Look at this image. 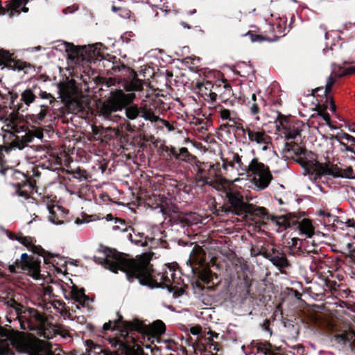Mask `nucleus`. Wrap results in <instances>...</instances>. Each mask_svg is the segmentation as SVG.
<instances>
[{"mask_svg":"<svg viewBox=\"0 0 355 355\" xmlns=\"http://www.w3.org/2000/svg\"><path fill=\"white\" fill-rule=\"evenodd\" d=\"M128 238L132 243H135L136 245H141V246H147L148 245V241H153V239H149L148 237H146L144 241L133 239H132V235L131 233L128 234Z\"/></svg>","mask_w":355,"mask_h":355,"instance_id":"79ce46f5","label":"nucleus"},{"mask_svg":"<svg viewBox=\"0 0 355 355\" xmlns=\"http://www.w3.org/2000/svg\"><path fill=\"white\" fill-rule=\"evenodd\" d=\"M343 138L345 139L347 141H352V142L355 143V137H354L353 136H352L349 134H347V133L343 134ZM341 145H343L345 147V148L347 151H350L355 154V150L352 149L351 147L348 146L347 145H346L344 143H341Z\"/></svg>","mask_w":355,"mask_h":355,"instance_id":"c03bdc74","label":"nucleus"},{"mask_svg":"<svg viewBox=\"0 0 355 355\" xmlns=\"http://www.w3.org/2000/svg\"><path fill=\"white\" fill-rule=\"evenodd\" d=\"M140 114L139 116L144 118L146 121H150L152 123H156L157 121L164 122V121L160 119L158 116H156L153 112L150 110L147 109L145 106L144 107L139 108Z\"/></svg>","mask_w":355,"mask_h":355,"instance_id":"7c9ffc66","label":"nucleus"},{"mask_svg":"<svg viewBox=\"0 0 355 355\" xmlns=\"http://www.w3.org/2000/svg\"><path fill=\"white\" fill-rule=\"evenodd\" d=\"M37 335L44 339L50 340L53 338L55 336V329L51 326L46 325V322L44 324L40 325L37 329Z\"/></svg>","mask_w":355,"mask_h":355,"instance_id":"393cba45","label":"nucleus"},{"mask_svg":"<svg viewBox=\"0 0 355 355\" xmlns=\"http://www.w3.org/2000/svg\"><path fill=\"white\" fill-rule=\"evenodd\" d=\"M21 327L23 329L35 331L36 329L46 322V318L37 310L33 308L24 309L20 314H18Z\"/></svg>","mask_w":355,"mask_h":355,"instance_id":"0eeeda50","label":"nucleus"},{"mask_svg":"<svg viewBox=\"0 0 355 355\" xmlns=\"http://www.w3.org/2000/svg\"><path fill=\"white\" fill-rule=\"evenodd\" d=\"M72 299L78 302L82 306H87L90 301L89 298L86 296L83 291H71Z\"/></svg>","mask_w":355,"mask_h":355,"instance_id":"c756f323","label":"nucleus"},{"mask_svg":"<svg viewBox=\"0 0 355 355\" xmlns=\"http://www.w3.org/2000/svg\"><path fill=\"white\" fill-rule=\"evenodd\" d=\"M322 173L332 175L334 178H352L353 170L351 167L345 168H340L338 166H332L329 168L327 166H320Z\"/></svg>","mask_w":355,"mask_h":355,"instance_id":"a211bd4d","label":"nucleus"},{"mask_svg":"<svg viewBox=\"0 0 355 355\" xmlns=\"http://www.w3.org/2000/svg\"><path fill=\"white\" fill-rule=\"evenodd\" d=\"M49 216H48V220L49 222H51L53 224L55 225H60L63 223L62 220H60L56 218L55 216L54 215L53 211L49 209Z\"/></svg>","mask_w":355,"mask_h":355,"instance_id":"8fccbe9b","label":"nucleus"},{"mask_svg":"<svg viewBox=\"0 0 355 355\" xmlns=\"http://www.w3.org/2000/svg\"><path fill=\"white\" fill-rule=\"evenodd\" d=\"M188 263H189L192 270H194L197 266H203L205 260L200 250L193 249L187 261Z\"/></svg>","mask_w":355,"mask_h":355,"instance_id":"5701e85b","label":"nucleus"},{"mask_svg":"<svg viewBox=\"0 0 355 355\" xmlns=\"http://www.w3.org/2000/svg\"><path fill=\"white\" fill-rule=\"evenodd\" d=\"M251 173L252 182L254 189L257 191L266 189L272 179L268 167L259 162L257 158L252 159L248 163L246 171H244V173Z\"/></svg>","mask_w":355,"mask_h":355,"instance_id":"20e7f679","label":"nucleus"},{"mask_svg":"<svg viewBox=\"0 0 355 355\" xmlns=\"http://www.w3.org/2000/svg\"><path fill=\"white\" fill-rule=\"evenodd\" d=\"M219 113L220 116V119L223 121H227V123H224L223 125L225 127L229 128H234L238 127L237 125V119L235 116V114L234 112H231L230 110L224 108L223 107H219Z\"/></svg>","mask_w":355,"mask_h":355,"instance_id":"aec40b11","label":"nucleus"},{"mask_svg":"<svg viewBox=\"0 0 355 355\" xmlns=\"http://www.w3.org/2000/svg\"><path fill=\"white\" fill-rule=\"evenodd\" d=\"M77 9H78V7H74V6H73V7H67V8L63 9L62 12L64 14H65V15L67 14V13H73Z\"/></svg>","mask_w":355,"mask_h":355,"instance_id":"4d7b16f0","label":"nucleus"},{"mask_svg":"<svg viewBox=\"0 0 355 355\" xmlns=\"http://www.w3.org/2000/svg\"><path fill=\"white\" fill-rule=\"evenodd\" d=\"M244 135H248L249 143L256 146L263 151H266L268 146L272 144V138L265 130L259 128L246 126L237 127Z\"/></svg>","mask_w":355,"mask_h":355,"instance_id":"423d86ee","label":"nucleus"},{"mask_svg":"<svg viewBox=\"0 0 355 355\" xmlns=\"http://www.w3.org/2000/svg\"><path fill=\"white\" fill-rule=\"evenodd\" d=\"M135 98L134 93L125 94L123 90L116 89L111 92L110 96L103 103L100 113L105 119H109L113 112L125 108L126 117L130 120L136 119L140 114L137 105H130Z\"/></svg>","mask_w":355,"mask_h":355,"instance_id":"f03ea898","label":"nucleus"},{"mask_svg":"<svg viewBox=\"0 0 355 355\" xmlns=\"http://www.w3.org/2000/svg\"><path fill=\"white\" fill-rule=\"evenodd\" d=\"M196 183L200 186H205L206 184H209L212 186L214 188L217 190H220V187H223V183H227V180L225 179H221L220 180H211L210 177L207 175H196Z\"/></svg>","mask_w":355,"mask_h":355,"instance_id":"412c9836","label":"nucleus"},{"mask_svg":"<svg viewBox=\"0 0 355 355\" xmlns=\"http://www.w3.org/2000/svg\"><path fill=\"white\" fill-rule=\"evenodd\" d=\"M131 73L133 74V78L131 81L126 83L125 89L127 92L140 91L143 88V81L137 77V74L134 71Z\"/></svg>","mask_w":355,"mask_h":355,"instance_id":"cd10ccee","label":"nucleus"},{"mask_svg":"<svg viewBox=\"0 0 355 355\" xmlns=\"http://www.w3.org/2000/svg\"><path fill=\"white\" fill-rule=\"evenodd\" d=\"M192 166L193 170L196 172V175H200L205 173V167L208 166L207 163L201 162L197 159L193 162Z\"/></svg>","mask_w":355,"mask_h":355,"instance_id":"e433bc0d","label":"nucleus"},{"mask_svg":"<svg viewBox=\"0 0 355 355\" xmlns=\"http://www.w3.org/2000/svg\"><path fill=\"white\" fill-rule=\"evenodd\" d=\"M87 355H119L116 352L103 349L101 346L94 344L91 340L86 341Z\"/></svg>","mask_w":355,"mask_h":355,"instance_id":"6ab92c4d","label":"nucleus"},{"mask_svg":"<svg viewBox=\"0 0 355 355\" xmlns=\"http://www.w3.org/2000/svg\"><path fill=\"white\" fill-rule=\"evenodd\" d=\"M166 327L161 320H156L150 326V331L155 336H159L165 332Z\"/></svg>","mask_w":355,"mask_h":355,"instance_id":"72a5a7b5","label":"nucleus"},{"mask_svg":"<svg viewBox=\"0 0 355 355\" xmlns=\"http://www.w3.org/2000/svg\"><path fill=\"white\" fill-rule=\"evenodd\" d=\"M315 252H307L306 255H304V259L306 262L310 263L309 269L311 272H315L318 269V263L319 262V259L314 257L313 254Z\"/></svg>","mask_w":355,"mask_h":355,"instance_id":"f704fd0d","label":"nucleus"},{"mask_svg":"<svg viewBox=\"0 0 355 355\" xmlns=\"http://www.w3.org/2000/svg\"><path fill=\"white\" fill-rule=\"evenodd\" d=\"M115 223H119V225H121L123 227H121L120 225H114L112 229L113 230H121V232H127L128 228L126 225L125 224V222L119 218H115Z\"/></svg>","mask_w":355,"mask_h":355,"instance_id":"09e8293b","label":"nucleus"},{"mask_svg":"<svg viewBox=\"0 0 355 355\" xmlns=\"http://www.w3.org/2000/svg\"><path fill=\"white\" fill-rule=\"evenodd\" d=\"M220 190H224L225 196L227 198L229 203L235 210V214L241 216L246 211L248 204H246L243 201V196L239 192L227 191L224 184L223 187H220Z\"/></svg>","mask_w":355,"mask_h":355,"instance_id":"9b49d317","label":"nucleus"},{"mask_svg":"<svg viewBox=\"0 0 355 355\" xmlns=\"http://www.w3.org/2000/svg\"><path fill=\"white\" fill-rule=\"evenodd\" d=\"M250 40L252 42H262L264 40V38L260 35H257V34H250Z\"/></svg>","mask_w":355,"mask_h":355,"instance_id":"603ef678","label":"nucleus"},{"mask_svg":"<svg viewBox=\"0 0 355 355\" xmlns=\"http://www.w3.org/2000/svg\"><path fill=\"white\" fill-rule=\"evenodd\" d=\"M26 4V0H10V1H8L6 5V11L3 12V8L0 6V15L7 13L11 17L19 15L21 11L27 12L28 11V8L25 7Z\"/></svg>","mask_w":355,"mask_h":355,"instance_id":"2eb2a0df","label":"nucleus"},{"mask_svg":"<svg viewBox=\"0 0 355 355\" xmlns=\"http://www.w3.org/2000/svg\"><path fill=\"white\" fill-rule=\"evenodd\" d=\"M118 318L114 321L110 320L103 324V329L104 331L107 330H114L118 329L120 332V336L116 338H121L125 339L128 337L129 331H141L142 330V324L138 320L135 321H124L121 315L116 313Z\"/></svg>","mask_w":355,"mask_h":355,"instance_id":"39448f33","label":"nucleus"},{"mask_svg":"<svg viewBox=\"0 0 355 355\" xmlns=\"http://www.w3.org/2000/svg\"><path fill=\"white\" fill-rule=\"evenodd\" d=\"M170 279L173 280V284H179L176 277V271L173 268H171V276Z\"/></svg>","mask_w":355,"mask_h":355,"instance_id":"bf43d9fd","label":"nucleus"},{"mask_svg":"<svg viewBox=\"0 0 355 355\" xmlns=\"http://www.w3.org/2000/svg\"><path fill=\"white\" fill-rule=\"evenodd\" d=\"M199 278L205 284H209L212 279V273L208 268H203L198 272Z\"/></svg>","mask_w":355,"mask_h":355,"instance_id":"58836bf2","label":"nucleus"},{"mask_svg":"<svg viewBox=\"0 0 355 355\" xmlns=\"http://www.w3.org/2000/svg\"><path fill=\"white\" fill-rule=\"evenodd\" d=\"M282 153L286 157L294 158L295 156L296 157L295 161L307 172H309L314 167L322 171L320 166H322L316 161L315 155L312 152L301 148L296 143H285L282 148Z\"/></svg>","mask_w":355,"mask_h":355,"instance_id":"7ed1b4c3","label":"nucleus"},{"mask_svg":"<svg viewBox=\"0 0 355 355\" xmlns=\"http://www.w3.org/2000/svg\"><path fill=\"white\" fill-rule=\"evenodd\" d=\"M47 110L44 108V105H41L40 111L37 114H33L31 116L32 121L36 124H40L47 114Z\"/></svg>","mask_w":355,"mask_h":355,"instance_id":"c9c22d12","label":"nucleus"},{"mask_svg":"<svg viewBox=\"0 0 355 355\" xmlns=\"http://www.w3.org/2000/svg\"><path fill=\"white\" fill-rule=\"evenodd\" d=\"M190 331L193 335H198L201 331V328L200 327H193L191 328Z\"/></svg>","mask_w":355,"mask_h":355,"instance_id":"13d9d810","label":"nucleus"},{"mask_svg":"<svg viewBox=\"0 0 355 355\" xmlns=\"http://www.w3.org/2000/svg\"><path fill=\"white\" fill-rule=\"evenodd\" d=\"M187 220L191 224H198L201 220L196 213H190L187 214Z\"/></svg>","mask_w":355,"mask_h":355,"instance_id":"49530a36","label":"nucleus"},{"mask_svg":"<svg viewBox=\"0 0 355 355\" xmlns=\"http://www.w3.org/2000/svg\"><path fill=\"white\" fill-rule=\"evenodd\" d=\"M318 215L320 216H327V217H329L331 216V214L329 212H327V211H325L324 210H320L318 211Z\"/></svg>","mask_w":355,"mask_h":355,"instance_id":"052dcab7","label":"nucleus"},{"mask_svg":"<svg viewBox=\"0 0 355 355\" xmlns=\"http://www.w3.org/2000/svg\"><path fill=\"white\" fill-rule=\"evenodd\" d=\"M324 121H329V116L328 114H320Z\"/></svg>","mask_w":355,"mask_h":355,"instance_id":"338daca9","label":"nucleus"},{"mask_svg":"<svg viewBox=\"0 0 355 355\" xmlns=\"http://www.w3.org/2000/svg\"><path fill=\"white\" fill-rule=\"evenodd\" d=\"M298 229L301 234H304L308 238L312 237L315 232L311 222L308 219H303L298 223Z\"/></svg>","mask_w":355,"mask_h":355,"instance_id":"bb28decb","label":"nucleus"},{"mask_svg":"<svg viewBox=\"0 0 355 355\" xmlns=\"http://www.w3.org/2000/svg\"><path fill=\"white\" fill-rule=\"evenodd\" d=\"M196 87L206 100H209L211 102L216 100L217 94L215 90L218 86L215 87L211 82L197 83Z\"/></svg>","mask_w":355,"mask_h":355,"instance_id":"f3484780","label":"nucleus"},{"mask_svg":"<svg viewBox=\"0 0 355 355\" xmlns=\"http://www.w3.org/2000/svg\"><path fill=\"white\" fill-rule=\"evenodd\" d=\"M260 254L268 259L274 266L279 268H284L289 266L286 255L280 250L272 248L271 251L260 252Z\"/></svg>","mask_w":355,"mask_h":355,"instance_id":"4468645a","label":"nucleus"},{"mask_svg":"<svg viewBox=\"0 0 355 355\" xmlns=\"http://www.w3.org/2000/svg\"><path fill=\"white\" fill-rule=\"evenodd\" d=\"M178 156V157H176V159L182 160L189 164H193V162L196 159V157L190 154L188 149L184 147L179 150Z\"/></svg>","mask_w":355,"mask_h":355,"instance_id":"2f4dec72","label":"nucleus"},{"mask_svg":"<svg viewBox=\"0 0 355 355\" xmlns=\"http://www.w3.org/2000/svg\"><path fill=\"white\" fill-rule=\"evenodd\" d=\"M285 327L287 329V331L289 332V338L292 339H296L299 332L298 327L293 324Z\"/></svg>","mask_w":355,"mask_h":355,"instance_id":"37998d69","label":"nucleus"},{"mask_svg":"<svg viewBox=\"0 0 355 355\" xmlns=\"http://www.w3.org/2000/svg\"><path fill=\"white\" fill-rule=\"evenodd\" d=\"M248 106L250 109V114L255 116L259 113V106L257 103L256 95L252 94L251 100L248 101Z\"/></svg>","mask_w":355,"mask_h":355,"instance_id":"4c0bfd02","label":"nucleus"},{"mask_svg":"<svg viewBox=\"0 0 355 355\" xmlns=\"http://www.w3.org/2000/svg\"><path fill=\"white\" fill-rule=\"evenodd\" d=\"M171 154L176 159V157H178V153L176 152L175 148L174 147H171L170 149Z\"/></svg>","mask_w":355,"mask_h":355,"instance_id":"0e129e2a","label":"nucleus"},{"mask_svg":"<svg viewBox=\"0 0 355 355\" xmlns=\"http://www.w3.org/2000/svg\"><path fill=\"white\" fill-rule=\"evenodd\" d=\"M128 337L125 339L121 338H112L110 343L112 347L121 349L125 355H144L143 349L138 345L131 347L128 340Z\"/></svg>","mask_w":355,"mask_h":355,"instance_id":"ddd939ff","label":"nucleus"},{"mask_svg":"<svg viewBox=\"0 0 355 355\" xmlns=\"http://www.w3.org/2000/svg\"><path fill=\"white\" fill-rule=\"evenodd\" d=\"M13 54L9 51L0 49V66L5 64L6 62L13 61Z\"/></svg>","mask_w":355,"mask_h":355,"instance_id":"a19ab883","label":"nucleus"},{"mask_svg":"<svg viewBox=\"0 0 355 355\" xmlns=\"http://www.w3.org/2000/svg\"><path fill=\"white\" fill-rule=\"evenodd\" d=\"M21 260L24 262V266H29V257L26 253L21 255Z\"/></svg>","mask_w":355,"mask_h":355,"instance_id":"6e6d98bb","label":"nucleus"},{"mask_svg":"<svg viewBox=\"0 0 355 355\" xmlns=\"http://www.w3.org/2000/svg\"><path fill=\"white\" fill-rule=\"evenodd\" d=\"M320 29L322 31L324 32V37H325L326 40H327L328 39V33L327 31L326 27L324 25H320Z\"/></svg>","mask_w":355,"mask_h":355,"instance_id":"e2e57ef3","label":"nucleus"},{"mask_svg":"<svg viewBox=\"0 0 355 355\" xmlns=\"http://www.w3.org/2000/svg\"><path fill=\"white\" fill-rule=\"evenodd\" d=\"M347 225L349 227H354L355 225V221L354 220H347Z\"/></svg>","mask_w":355,"mask_h":355,"instance_id":"774afa93","label":"nucleus"},{"mask_svg":"<svg viewBox=\"0 0 355 355\" xmlns=\"http://www.w3.org/2000/svg\"><path fill=\"white\" fill-rule=\"evenodd\" d=\"M96 263L113 272L121 270L125 272L130 282L137 279L142 286L153 288H166L172 290L173 280L171 276V268L167 267L162 273L153 276L152 266L147 259L135 260L127 254H121L114 250L105 248L102 257H94Z\"/></svg>","mask_w":355,"mask_h":355,"instance_id":"f257e3e1","label":"nucleus"},{"mask_svg":"<svg viewBox=\"0 0 355 355\" xmlns=\"http://www.w3.org/2000/svg\"><path fill=\"white\" fill-rule=\"evenodd\" d=\"M336 341L342 345H349L355 350V333L351 331H345L335 336Z\"/></svg>","mask_w":355,"mask_h":355,"instance_id":"4be33fe9","label":"nucleus"},{"mask_svg":"<svg viewBox=\"0 0 355 355\" xmlns=\"http://www.w3.org/2000/svg\"><path fill=\"white\" fill-rule=\"evenodd\" d=\"M263 329L268 332L270 336L272 335V331L271 329L270 328V322L268 320H266L262 325Z\"/></svg>","mask_w":355,"mask_h":355,"instance_id":"5fc2aeb1","label":"nucleus"},{"mask_svg":"<svg viewBox=\"0 0 355 355\" xmlns=\"http://www.w3.org/2000/svg\"><path fill=\"white\" fill-rule=\"evenodd\" d=\"M349 257L355 261V248L350 250V255Z\"/></svg>","mask_w":355,"mask_h":355,"instance_id":"69168bd1","label":"nucleus"},{"mask_svg":"<svg viewBox=\"0 0 355 355\" xmlns=\"http://www.w3.org/2000/svg\"><path fill=\"white\" fill-rule=\"evenodd\" d=\"M8 237L11 240H15L19 241L20 243L28 248L29 250L33 251L34 253H37L40 256H42L44 261L46 263H49V257H51L49 252H46L42 247L36 246L34 244L35 240L30 236H23L21 235H15L12 233L8 234Z\"/></svg>","mask_w":355,"mask_h":355,"instance_id":"9d476101","label":"nucleus"},{"mask_svg":"<svg viewBox=\"0 0 355 355\" xmlns=\"http://www.w3.org/2000/svg\"><path fill=\"white\" fill-rule=\"evenodd\" d=\"M64 50L69 53V55L73 58H78L79 56H83L84 53L88 58H92L94 57L100 58L102 57V53L101 52V49L103 47L102 43H96L94 44L88 45L84 46L81 49H78L73 44L64 42Z\"/></svg>","mask_w":355,"mask_h":355,"instance_id":"6e6552de","label":"nucleus"},{"mask_svg":"<svg viewBox=\"0 0 355 355\" xmlns=\"http://www.w3.org/2000/svg\"><path fill=\"white\" fill-rule=\"evenodd\" d=\"M13 148L12 147V145L10 144L9 146H0V164H1L3 161L2 155L3 152L6 151V153L10 152Z\"/></svg>","mask_w":355,"mask_h":355,"instance_id":"3c124183","label":"nucleus"},{"mask_svg":"<svg viewBox=\"0 0 355 355\" xmlns=\"http://www.w3.org/2000/svg\"><path fill=\"white\" fill-rule=\"evenodd\" d=\"M15 138L11 142L12 147L13 148H17L19 150H22L27 144L31 143L35 137L41 139L43 137L42 131H37L35 133L31 132H26L23 136L14 135Z\"/></svg>","mask_w":355,"mask_h":355,"instance_id":"dca6fc26","label":"nucleus"},{"mask_svg":"<svg viewBox=\"0 0 355 355\" xmlns=\"http://www.w3.org/2000/svg\"><path fill=\"white\" fill-rule=\"evenodd\" d=\"M37 96H40L42 99H48L50 104H53L55 101V98L49 93L42 91L40 87L36 85Z\"/></svg>","mask_w":355,"mask_h":355,"instance_id":"ea45409f","label":"nucleus"},{"mask_svg":"<svg viewBox=\"0 0 355 355\" xmlns=\"http://www.w3.org/2000/svg\"><path fill=\"white\" fill-rule=\"evenodd\" d=\"M338 78H340L339 75L337 76L331 74L327 80L324 89H323L322 87L315 88V90L313 91V94L315 92L318 93L319 92H322L326 96H327V94L331 92V88ZM327 98H328V96H327Z\"/></svg>","mask_w":355,"mask_h":355,"instance_id":"c85d7f7f","label":"nucleus"},{"mask_svg":"<svg viewBox=\"0 0 355 355\" xmlns=\"http://www.w3.org/2000/svg\"><path fill=\"white\" fill-rule=\"evenodd\" d=\"M36 85H33L31 88L26 89L21 94V101L25 103V105L29 106L33 103L37 96Z\"/></svg>","mask_w":355,"mask_h":355,"instance_id":"b1692460","label":"nucleus"},{"mask_svg":"<svg viewBox=\"0 0 355 355\" xmlns=\"http://www.w3.org/2000/svg\"><path fill=\"white\" fill-rule=\"evenodd\" d=\"M307 252H309V251L304 252L303 250H302L301 245H299V247L297 248L290 250L288 252V253L290 255L302 256L304 259V255H306Z\"/></svg>","mask_w":355,"mask_h":355,"instance_id":"a18cd8bd","label":"nucleus"},{"mask_svg":"<svg viewBox=\"0 0 355 355\" xmlns=\"http://www.w3.org/2000/svg\"><path fill=\"white\" fill-rule=\"evenodd\" d=\"M244 213L251 214L261 218H264L267 214L266 209L264 207H256L252 204H248L246 211Z\"/></svg>","mask_w":355,"mask_h":355,"instance_id":"473e14b6","label":"nucleus"},{"mask_svg":"<svg viewBox=\"0 0 355 355\" xmlns=\"http://www.w3.org/2000/svg\"><path fill=\"white\" fill-rule=\"evenodd\" d=\"M270 220L277 227V232H282L291 227V222L286 216H271Z\"/></svg>","mask_w":355,"mask_h":355,"instance_id":"a878e982","label":"nucleus"},{"mask_svg":"<svg viewBox=\"0 0 355 355\" xmlns=\"http://www.w3.org/2000/svg\"><path fill=\"white\" fill-rule=\"evenodd\" d=\"M123 13L120 14L122 17L125 18H128L130 15V12L128 10L123 9L121 10Z\"/></svg>","mask_w":355,"mask_h":355,"instance_id":"680f3d73","label":"nucleus"},{"mask_svg":"<svg viewBox=\"0 0 355 355\" xmlns=\"http://www.w3.org/2000/svg\"><path fill=\"white\" fill-rule=\"evenodd\" d=\"M277 130L284 135L286 139H297L300 138L304 124L298 120L288 121H281L279 125H277Z\"/></svg>","mask_w":355,"mask_h":355,"instance_id":"1a4fd4ad","label":"nucleus"},{"mask_svg":"<svg viewBox=\"0 0 355 355\" xmlns=\"http://www.w3.org/2000/svg\"><path fill=\"white\" fill-rule=\"evenodd\" d=\"M352 73H355V67H349L347 69H345L343 72L339 75V77H341L343 76H346V75H349V74H352Z\"/></svg>","mask_w":355,"mask_h":355,"instance_id":"864d4df0","label":"nucleus"},{"mask_svg":"<svg viewBox=\"0 0 355 355\" xmlns=\"http://www.w3.org/2000/svg\"><path fill=\"white\" fill-rule=\"evenodd\" d=\"M222 168L227 171H233L236 170L239 174H243L246 171L248 163L242 161V156L238 154L232 153L230 157L222 158Z\"/></svg>","mask_w":355,"mask_h":355,"instance_id":"f8f14e48","label":"nucleus"},{"mask_svg":"<svg viewBox=\"0 0 355 355\" xmlns=\"http://www.w3.org/2000/svg\"><path fill=\"white\" fill-rule=\"evenodd\" d=\"M288 246V250L295 249L299 247V245H301L302 241L298 238H293L291 239V241H288L287 243Z\"/></svg>","mask_w":355,"mask_h":355,"instance_id":"de8ad7c7","label":"nucleus"}]
</instances>
